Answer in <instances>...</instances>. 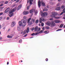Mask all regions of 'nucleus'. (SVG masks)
Listing matches in <instances>:
<instances>
[{"label": "nucleus", "instance_id": "obj_1", "mask_svg": "<svg viewBox=\"0 0 65 65\" xmlns=\"http://www.w3.org/2000/svg\"><path fill=\"white\" fill-rule=\"evenodd\" d=\"M41 4L43 6H45V3L43 2L42 1L41 2L40 1H39L38 2V6L39 8H40V7Z\"/></svg>", "mask_w": 65, "mask_h": 65}, {"label": "nucleus", "instance_id": "obj_2", "mask_svg": "<svg viewBox=\"0 0 65 65\" xmlns=\"http://www.w3.org/2000/svg\"><path fill=\"white\" fill-rule=\"evenodd\" d=\"M29 31V28L27 27V30H25L24 31H22L21 32V34H22L23 35H24L26 33V32L27 33H28Z\"/></svg>", "mask_w": 65, "mask_h": 65}, {"label": "nucleus", "instance_id": "obj_3", "mask_svg": "<svg viewBox=\"0 0 65 65\" xmlns=\"http://www.w3.org/2000/svg\"><path fill=\"white\" fill-rule=\"evenodd\" d=\"M43 31H44V30H41L39 32H38L37 33H33L32 34H31V35L32 36H33L34 35H37V34H38L39 33H42Z\"/></svg>", "mask_w": 65, "mask_h": 65}, {"label": "nucleus", "instance_id": "obj_4", "mask_svg": "<svg viewBox=\"0 0 65 65\" xmlns=\"http://www.w3.org/2000/svg\"><path fill=\"white\" fill-rule=\"evenodd\" d=\"M41 14L42 17H44L45 15H47V13L46 12H45L44 13H42V11H41Z\"/></svg>", "mask_w": 65, "mask_h": 65}, {"label": "nucleus", "instance_id": "obj_5", "mask_svg": "<svg viewBox=\"0 0 65 65\" xmlns=\"http://www.w3.org/2000/svg\"><path fill=\"white\" fill-rule=\"evenodd\" d=\"M17 10V7H15L12 10H10L9 11V13L10 14H11V13H12V12H14V11H15V10Z\"/></svg>", "mask_w": 65, "mask_h": 65}, {"label": "nucleus", "instance_id": "obj_6", "mask_svg": "<svg viewBox=\"0 0 65 65\" xmlns=\"http://www.w3.org/2000/svg\"><path fill=\"white\" fill-rule=\"evenodd\" d=\"M18 24L20 26H22V27H25L24 24L22 23V21L19 22Z\"/></svg>", "mask_w": 65, "mask_h": 65}, {"label": "nucleus", "instance_id": "obj_7", "mask_svg": "<svg viewBox=\"0 0 65 65\" xmlns=\"http://www.w3.org/2000/svg\"><path fill=\"white\" fill-rule=\"evenodd\" d=\"M21 21L23 23V25L24 27L26 26V23L27 22V21L25 20L24 19H22L21 20Z\"/></svg>", "mask_w": 65, "mask_h": 65}, {"label": "nucleus", "instance_id": "obj_8", "mask_svg": "<svg viewBox=\"0 0 65 65\" xmlns=\"http://www.w3.org/2000/svg\"><path fill=\"white\" fill-rule=\"evenodd\" d=\"M42 21L44 22V21H46L45 19L43 18V17H41V18L40 19V23H41Z\"/></svg>", "mask_w": 65, "mask_h": 65}, {"label": "nucleus", "instance_id": "obj_9", "mask_svg": "<svg viewBox=\"0 0 65 65\" xmlns=\"http://www.w3.org/2000/svg\"><path fill=\"white\" fill-rule=\"evenodd\" d=\"M56 26V24L54 23V22H51V24L50 26L51 27H54Z\"/></svg>", "mask_w": 65, "mask_h": 65}, {"label": "nucleus", "instance_id": "obj_10", "mask_svg": "<svg viewBox=\"0 0 65 65\" xmlns=\"http://www.w3.org/2000/svg\"><path fill=\"white\" fill-rule=\"evenodd\" d=\"M40 30V28H38L37 27H36L35 28V31H39Z\"/></svg>", "mask_w": 65, "mask_h": 65}, {"label": "nucleus", "instance_id": "obj_11", "mask_svg": "<svg viewBox=\"0 0 65 65\" xmlns=\"http://www.w3.org/2000/svg\"><path fill=\"white\" fill-rule=\"evenodd\" d=\"M11 24V27H13L15 25V22L13 21L12 22Z\"/></svg>", "mask_w": 65, "mask_h": 65}, {"label": "nucleus", "instance_id": "obj_12", "mask_svg": "<svg viewBox=\"0 0 65 65\" xmlns=\"http://www.w3.org/2000/svg\"><path fill=\"white\" fill-rule=\"evenodd\" d=\"M28 14L29 12L28 11H24L23 13V14H24V15H27Z\"/></svg>", "mask_w": 65, "mask_h": 65}, {"label": "nucleus", "instance_id": "obj_13", "mask_svg": "<svg viewBox=\"0 0 65 65\" xmlns=\"http://www.w3.org/2000/svg\"><path fill=\"white\" fill-rule=\"evenodd\" d=\"M51 23H52V22L48 21L46 23V25H47L48 26H51Z\"/></svg>", "mask_w": 65, "mask_h": 65}, {"label": "nucleus", "instance_id": "obj_14", "mask_svg": "<svg viewBox=\"0 0 65 65\" xmlns=\"http://www.w3.org/2000/svg\"><path fill=\"white\" fill-rule=\"evenodd\" d=\"M54 22L55 23H59L61 22L60 20H55Z\"/></svg>", "mask_w": 65, "mask_h": 65}, {"label": "nucleus", "instance_id": "obj_15", "mask_svg": "<svg viewBox=\"0 0 65 65\" xmlns=\"http://www.w3.org/2000/svg\"><path fill=\"white\" fill-rule=\"evenodd\" d=\"M22 5L20 4V5L17 8V10H18L19 9H20L21 8H22Z\"/></svg>", "mask_w": 65, "mask_h": 65}, {"label": "nucleus", "instance_id": "obj_16", "mask_svg": "<svg viewBox=\"0 0 65 65\" xmlns=\"http://www.w3.org/2000/svg\"><path fill=\"white\" fill-rule=\"evenodd\" d=\"M35 11V10L33 9L30 10V13H32L33 12H34Z\"/></svg>", "mask_w": 65, "mask_h": 65}, {"label": "nucleus", "instance_id": "obj_17", "mask_svg": "<svg viewBox=\"0 0 65 65\" xmlns=\"http://www.w3.org/2000/svg\"><path fill=\"white\" fill-rule=\"evenodd\" d=\"M9 8H8L6 9L5 11V12L6 13V12H7L8 11H9Z\"/></svg>", "mask_w": 65, "mask_h": 65}, {"label": "nucleus", "instance_id": "obj_18", "mask_svg": "<svg viewBox=\"0 0 65 65\" xmlns=\"http://www.w3.org/2000/svg\"><path fill=\"white\" fill-rule=\"evenodd\" d=\"M61 9V7H58L56 8L55 9L56 10H59Z\"/></svg>", "mask_w": 65, "mask_h": 65}, {"label": "nucleus", "instance_id": "obj_19", "mask_svg": "<svg viewBox=\"0 0 65 65\" xmlns=\"http://www.w3.org/2000/svg\"><path fill=\"white\" fill-rule=\"evenodd\" d=\"M54 18L56 19H60L61 18L60 17H56L55 16Z\"/></svg>", "mask_w": 65, "mask_h": 65}, {"label": "nucleus", "instance_id": "obj_20", "mask_svg": "<svg viewBox=\"0 0 65 65\" xmlns=\"http://www.w3.org/2000/svg\"><path fill=\"white\" fill-rule=\"evenodd\" d=\"M31 21L33 23H35V19L33 18L31 19Z\"/></svg>", "mask_w": 65, "mask_h": 65}, {"label": "nucleus", "instance_id": "obj_21", "mask_svg": "<svg viewBox=\"0 0 65 65\" xmlns=\"http://www.w3.org/2000/svg\"><path fill=\"white\" fill-rule=\"evenodd\" d=\"M28 25H31L32 24V22H29L28 23Z\"/></svg>", "mask_w": 65, "mask_h": 65}, {"label": "nucleus", "instance_id": "obj_22", "mask_svg": "<svg viewBox=\"0 0 65 65\" xmlns=\"http://www.w3.org/2000/svg\"><path fill=\"white\" fill-rule=\"evenodd\" d=\"M33 0H29V3L30 4H31L32 3Z\"/></svg>", "mask_w": 65, "mask_h": 65}, {"label": "nucleus", "instance_id": "obj_23", "mask_svg": "<svg viewBox=\"0 0 65 65\" xmlns=\"http://www.w3.org/2000/svg\"><path fill=\"white\" fill-rule=\"evenodd\" d=\"M17 29L18 31H21V28L20 27H18L17 28Z\"/></svg>", "mask_w": 65, "mask_h": 65}, {"label": "nucleus", "instance_id": "obj_24", "mask_svg": "<svg viewBox=\"0 0 65 65\" xmlns=\"http://www.w3.org/2000/svg\"><path fill=\"white\" fill-rule=\"evenodd\" d=\"M54 15L52 14V15H50V17L51 18H55V16H54Z\"/></svg>", "mask_w": 65, "mask_h": 65}, {"label": "nucleus", "instance_id": "obj_25", "mask_svg": "<svg viewBox=\"0 0 65 65\" xmlns=\"http://www.w3.org/2000/svg\"><path fill=\"white\" fill-rule=\"evenodd\" d=\"M7 38H12V36L8 35V36H7Z\"/></svg>", "mask_w": 65, "mask_h": 65}, {"label": "nucleus", "instance_id": "obj_26", "mask_svg": "<svg viewBox=\"0 0 65 65\" xmlns=\"http://www.w3.org/2000/svg\"><path fill=\"white\" fill-rule=\"evenodd\" d=\"M13 13H12V14H10L9 15V17H12V16H13Z\"/></svg>", "mask_w": 65, "mask_h": 65}, {"label": "nucleus", "instance_id": "obj_27", "mask_svg": "<svg viewBox=\"0 0 65 65\" xmlns=\"http://www.w3.org/2000/svg\"><path fill=\"white\" fill-rule=\"evenodd\" d=\"M48 31H45L44 32V33L45 34H47V33H48Z\"/></svg>", "mask_w": 65, "mask_h": 65}, {"label": "nucleus", "instance_id": "obj_28", "mask_svg": "<svg viewBox=\"0 0 65 65\" xmlns=\"http://www.w3.org/2000/svg\"><path fill=\"white\" fill-rule=\"evenodd\" d=\"M31 20V18H29L28 20V21L27 23H29V22H30V20Z\"/></svg>", "mask_w": 65, "mask_h": 65}, {"label": "nucleus", "instance_id": "obj_29", "mask_svg": "<svg viewBox=\"0 0 65 65\" xmlns=\"http://www.w3.org/2000/svg\"><path fill=\"white\" fill-rule=\"evenodd\" d=\"M23 18L24 20H26V19H27V17L26 16H24Z\"/></svg>", "mask_w": 65, "mask_h": 65}, {"label": "nucleus", "instance_id": "obj_30", "mask_svg": "<svg viewBox=\"0 0 65 65\" xmlns=\"http://www.w3.org/2000/svg\"><path fill=\"white\" fill-rule=\"evenodd\" d=\"M45 28L46 29H50V27L48 26H46Z\"/></svg>", "mask_w": 65, "mask_h": 65}, {"label": "nucleus", "instance_id": "obj_31", "mask_svg": "<svg viewBox=\"0 0 65 65\" xmlns=\"http://www.w3.org/2000/svg\"><path fill=\"white\" fill-rule=\"evenodd\" d=\"M55 12H52V14L53 15H55Z\"/></svg>", "mask_w": 65, "mask_h": 65}, {"label": "nucleus", "instance_id": "obj_32", "mask_svg": "<svg viewBox=\"0 0 65 65\" xmlns=\"http://www.w3.org/2000/svg\"><path fill=\"white\" fill-rule=\"evenodd\" d=\"M58 15V13L57 12H55V13L54 14V16L55 15H56H56Z\"/></svg>", "mask_w": 65, "mask_h": 65}, {"label": "nucleus", "instance_id": "obj_33", "mask_svg": "<svg viewBox=\"0 0 65 65\" xmlns=\"http://www.w3.org/2000/svg\"><path fill=\"white\" fill-rule=\"evenodd\" d=\"M65 7V6H62L61 7V8L62 9H63Z\"/></svg>", "mask_w": 65, "mask_h": 65}, {"label": "nucleus", "instance_id": "obj_34", "mask_svg": "<svg viewBox=\"0 0 65 65\" xmlns=\"http://www.w3.org/2000/svg\"><path fill=\"white\" fill-rule=\"evenodd\" d=\"M38 22H39V20H37L36 21V24H37V23H38Z\"/></svg>", "mask_w": 65, "mask_h": 65}, {"label": "nucleus", "instance_id": "obj_35", "mask_svg": "<svg viewBox=\"0 0 65 65\" xmlns=\"http://www.w3.org/2000/svg\"><path fill=\"white\" fill-rule=\"evenodd\" d=\"M63 24H61L60 25V28H62V27H63Z\"/></svg>", "mask_w": 65, "mask_h": 65}, {"label": "nucleus", "instance_id": "obj_36", "mask_svg": "<svg viewBox=\"0 0 65 65\" xmlns=\"http://www.w3.org/2000/svg\"><path fill=\"white\" fill-rule=\"evenodd\" d=\"M30 6H31V5H29V6H27V9H29V8H30Z\"/></svg>", "mask_w": 65, "mask_h": 65}, {"label": "nucleus", "instance_id": "obj_37", "mask_svg": "<svg viewBox=\"0 0 65 65\" xmlns=\"http://www.w3.org/2000/svg\"><path fill=\"white\" fill-rule=\"evenodd\" d=\"M45 10H43V11H47L48 10V9H46L45 8Z\"/></svg>", "mask_w": 65, "mask_h": 65}, {"label": "nucleus", "instance_id": "obj_38", "mask_svg": "<svg viewBox=\"0 0 65 65\" xmlns=\"http://www.w3.org/2000/svg\"><path fill=\"white\" fill-rule=\"evenodd\" d=\"M41 25L42 27H43L44 26V23H42L41 24Z\"/></svg>", "mask_w": 65, "mask_h": 65}, {"label": "nucleus", "instance_id": "obj_39", "mask_svg": "<svg viewBox=\"0 0 65 65\" xmlns=\"http://www.w3.org/2000/svg\"><path fill=\"white\" fill-rule=\"evenodd\" d=\"M8 1H6L5 3V4H8Z\"/></svg>", "mask_w": 65, "mask_h": 65}, {"label": "nucleus", "instance_id": "obj_40", "mask_svg": "<svg viewBox=\"0 0 65 65\" xmlns=\"http://www.w3.org/2000/svg\"><path fill=\"white\" fill-rule=\"evenodd\" d=\"M61 30H62V29H57V30H56V31H61Z\"/></svg>", "mask_w": 65, "mask_h": 65}, {"label": "nucleus", "instance_id": "obj_41", "mask_svg": "<svg viewBox=\"0 0 65 65\" xmlns=\"http://www.w3.org/2000/svg\"><path fill=\"white\" fill-rule=\"evenodd\" d=\"M22 40L21 39L20 40V41H19V42L20 43H21V42H22Z\"/></svg>", "mask_w": 65, "mask_h": 65}, {"label": "nucleus", "instance_id": "obj_42", "mask_svg": "<svg viewBox=\"0 0 65 65\" xmlns=\"http://www.w3.org/2000/svg\"><path fill=\"white\" fill-rule=\"evenodd\" d=\"M63 12L65 13V9H64L63 10Z\"/></svg>", "mask_w": 65, "mask_h": 65}, {"label": "nucleus", "instance_id": "obj_43", "mask_svg": "<svg viewBox=\"0 0 65 65\" xmlns=\"http://www.w3.org/2000/svg\"><path fill=\"white\" fill-rule=\"evenodd\" d=\"M3 4H2L0 5V6L1 7V6H3Z\"/></svg>", "mask_w": 65, "mask_h": 65}, {"label": "nucleus", "instance_id": "obj_44", "mask_svg": "<svg viewBox=\"0 0 65 65\" xmlns=\"http://www.w3.org/2000/svg\"><path fill=\"white\" fill-rule=\"evenodd\" d=\"M37 14V11H36L35 12V14L36 15Z\"/></svg>", "mask_w": 65, "mask_h": 65}, {"label": "nucleus", "instance_id": "obj_45", "mask_svg": "<svg viewBox=\"0 0 65 65\" xmlns=\"http://www.w3.org/2000/svg\"><path fill=\"white\" fill-rule=\"evenodd\" d=\"M9 19H10V18H9V17H8L7 18V20H9Z\"/></svg>", "mask_w": 65, "mask_h": 65}, {"label": "nucleus", "instance_id": "obj_46", "mask_svg": "<svg viewBox=\"0 0 65 65\" xmlns=\"http://www.w3.org/2000/svg\"><path fill=\"white\" fill-rule=\"evenodd\" d=\"M27 36V34L25 35L24 36V37H26V36Z\"/></svg>", "mask_w": 65, "mask_h": 65}, {"label": "nucleus", "instance_id": "obj_47", "mask_svg": "<svg viewBox=\"0 0 65 65\" xmlns=\"http://www.w3.org/2000/svg\"><path fill=\"white\" fill-rule=\"evenodd\" d=\"M34 28L33 27L31 29V31H33V30H34Z\"/></svg>", "mask_w": 65, "mask_h": 65}, {"label": "nucleus", "instance_id": "obj_48", "mask_svg": "<svg viewBox=\"0 0 65 65\" xmlns=\"http://www.w3.org/2000/svg\"><path fill=\"white\" fill-rule=\"evenodd\" d=\"M50 4L51 5H52V4H53V2H51V3H50Z\"/></svg>", "mask_w": 65, "mask_h": 65}, {"label": "nucleus", "instance_id": "obj_49", "mask_svg": "<svg viewBox=\"0 0 65 65\" xmlns=\"http://www.w3.org/2000/svg\"><path fill=\"white\" fill-rule=\"evenodd\" d=\"M2 37H0V40H2Z\"/></svg>", "mask_w": 65, "mask_h": 65}, {"label": "nucleus", "instance_id": "obj_50", "mask_svg": "<svg viewBox=\"0 0 65 65\" xmlns=\"http://www.w3.org/2000/svg\"><path fill=\"white\" fill-rule=\"evenodd\" d=\"M6 28V27H4L3 28V30H5Z\"/></svg>", "mask_w": 65, "mask_h": 65}, {"label": "nucleus", "instance_id": "obj_51", "mask_svg": "<svg viewBox=\"0 0 65 65\" xmlns=\"http://www.w3.org/2000/svg\"><path fill=\"white\" fill-rule=\"evenodd\" d=\"M59 4H60L59 3H58L57 4V6H58L59 5Z\"/></svg>", "mask_w": 65, "mask_h": 65}, {"label": "nucleus", "instance_id": "obj_52", "mask_svg": "<svg viewBox=\"0 0 65 65\" xmlns=\"http://www.w3.org/2000/svg\"><path fill=\"white\" fill-rule=\"evenodd\" d=\"M53 20V18H51L50 19V21H52V20Z\"/></svg>", "mask_w": 65, "mask_h": 65}, {"label": "nucleus", "instance_id": "obj_53", "mask_svg": "<svg viewBox=\"0 0 65 65\" xmlns=\"http://www.w3.org/2000/svg\"><path fill=\"white\" fill-rule=\"evenodd\" d=\"M63 12H61L60 14V15H62V14H63Z\"/></svg>", "mask_w": 65, "mask_h": 65}, {"label": "nucleus", "instance_id": "obj_54", "mask_svg": "<svg viewBox=\"0 0 65 65\" xmlns=\"http://www.w3.org/2000/svg\"><path fill=\"white\" fill-rule=\"evenodd\" d=\"M20 1V0H18L16 2V3H18V2Z\"/></svg>", "mask_w": 65, "mask_h": 65}, {"label": "nucleus", "instance_id": "obj_55", "mask_svg": "<svg viewBox=\"0 0 65 65\" xmlns=\"http://www.w3.org/2000/svg\"><path fill=\"white\" fill-rule=\"evenodd\" d=\"M2 14H3V13H0V15H2Z\"/></svg>", "mask_w": 65, "mask_h": 65}, {"label": "nucleus", "instance_id": "obj_56", "mask_svg": "<svg viewBox=\"0 0 65 65\" xmlns=\"http://www.w3.org/2000/svg\"><path fill=\"white\" fill-rule=\"evenodd\" d=\"M46 61H48V59L47 58L46 59Z\"/></svg>", "mask_w": 65, "mask_h": 65}, {"label": "nucleus", "instance_id": "obj_57", "mask_svg": "<svg viewBox=\"0 0 65 65\" xmlns=\"http://www.w3.org/2000/svg\"><path fill=\"white\" fill-rule=\"evenodd\" d=\"M8 64H9V62H7V65H8Z\"/></svg>", "mask_w": 65, "mask_h": 65}, {"label": "nucleus", "instance_id": "obj_58", "mask_svg": "<svg viewBox=\"0 0 65 65\" xmlns=\"http://www.w3.org/2000/svg\"><path fill=\"white\" fill-rule=\"evenodd\" d=\"M43 30H44V27H43L42 28Z\"/></svg>", "mask_w": 65, "mask_h": 65}, {"label": "nucleus", "instance_id": "obj_59", "mask_svg": "<svg viewBox=\"0 0 65 65\" xmlns=\"http://www.w3.org/2000/svg\"><path fill=\"white\" fill-rule=\"evenodd\" d=\"M4 2L3 1H1V3H4Z\"/></svg>", "mask_w": 65, "mask_h": 65}, {"label": "nucleus", "instance_id": "obj_60", "mask_svg": "<svg viewBox=\"0 0 65 65\" xmlns=\"http://www.w3.org/2000/svg\"><path fill=\"white\" fill-rule=\"evenodd\" d=\"M10 29H9L8 30V31H10Z\"/></svg>", "mask_w": 65, "mask_h": 65}, {"label": "nucleus", "instance_id": "obj_61", "mask_svg": "<svg viewBox=\"0 0 65 65\" xmlns=\"http://www.w3.org/2000/svg\"><path fill=\"white\" fill-rule=\"evenodd\" d=\"M1 28V25H0V29Z\"/></svg>", "mask_w": 65, "mask_h": 65}, {"label": "nucleus", "instance_id": "obj_62", "mask_svg": "<svg viewBox=\"0 0 65 65\" xmlns=\"http://www.w3.org/2000/svg\"><path fill=\"white\" fill-rule=\"evenodd\" d=\"M39 26H41V25L40 24H39Z\"/></svg>", "mask_w": 65, "mask_h": 65}, {"label": "nucleus", "instance_id": "obj_63", "mask_svg": "<svg viewBox=\"0 0 65 65\" xmlns=\"http://www.w3.org/2000/svg\"><path fill=\"white\" fill-rule=\"evenodd\" d=\"M1 19H2V18L0 17V20H1Z\"/></svg>", "mask_w": 65, "mask_h": 65}, {"label": "nucleus", "instance_id": "obj_64", "mask_svg": "<svg viewBox=\"0 0 65 65\" xmlns=\"http://www.w3.org/2000/svg\"><path fill=\"white\" fill-rule=\"evenodd\" d=\"M63 28H65V25H64V26H63Z\"/></svg>", "mask_w": 65, "mask_h": 65}]
</instances>
